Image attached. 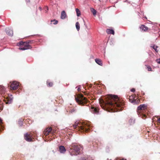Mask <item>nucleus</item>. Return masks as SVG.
<instances>
[{
	"instance_id": "nucleus-23",
	"label": "nucleus",
	"mask_w": 160,
	"mask_h": 160,
	"mask_svg": "<svg viewBox=\"0 0 160 160\" xmlns=\"http://www.w3.org/2000/svg\"><path fill=\"white\" fill-rule=\"evenodd\" d=\"M47 84L49 87H52L53 85V83L52 82H47Z\"/></svg>"
},
{
	"instance_id": "nucleus-29",
	"label": "nucleus",
	"mask_w": 160,
	"mask_h": 160,
	"mask_svg": "<svg viewBox=\"0 0 160 160\" xmlns=\"http://www.w3.org/2000/svg\"><path fill=\"white\" fill-rule=\"evenodd\" d=\"M156 61L158 63L160 64V58L159 59H157Z\"/></svg>"
},
{
	"instance_id": "nucleus-16",
	"label": "nucleus",
	"mask_w": 160,
	"mask_h": 160,
	"mask_svg": "<svg viewBox=\"0 0 160 160\" xmlns=\"http://www.w3.org/2000/svg\"><path fill=\"white\" fill-rule=\"evenodd\" d=\"M66 17V14L64 11H62L61 12V18L62 19H64Z\"/></svg>"
},
{
	"instance_id": "nucleus-9",
	"label": "nucleus",
	"mask_w": 160,
	"mask_h": 160,
	"mask_svg": "<svg viewBox=\"0 0 160 160\" xmlns=\"http://www.w3.org/2000/svg\"><path fill=\"white\" fill-rule=\"evenodd\" d=\"M50 133L52 134V128L51 127H48L46 128L43 132V134L46 136H48Z\"/></svg>"
},
{
	"instance_id": "nucleus-13",
	"label": "nucleus",
	"mask_w": 160,
	"mask_h": 160,
	"mask_svg": "<svg viewBox=\"0 0 160 160\" xmlns=\"http://www.w3.org/2000/svg\"><path fill=\"white\" fill-rule=\"evenodd\" d=\"M59 151L61 153H64L66 150L65 147L62 146H60L59 147Z\"/></svg>"
},
{
	"instance_id": "nucleus-20",
	"label": "nucleus",
	"mask_w": 160,
	"mask_h": 160,
	"mask_svg": "<svg viewBox=\"0 0 160 160\" xmlns=\"http://www.w3.org/2000/svg\"><path fill=\"white\" fill-rule=\"evenodd\" d=\"M91 11L92 12L94 15H96L97 12L95 9L93 8H91Z\"/></svg>"
},
{
	"instance_id": "nucleus-21",
	"label": "nucleus",
	"mask_w": 160,
	"mask_h": 160,
	"mask_svg": "<svg viewBox=\"0 0 160 160\" xmlns=\"http://www.w3.org/2000/svg\"><path fill=\"white\" fill-rule=\"evenodd\" d=\"M76 12L77 16H79L81 15V13L79 9L78 8H76Z\"/></svg>"
},
{
	"instance_id": "nucleus-14",
	"label": "nucleus",
	"mask_w": 160,
	"mask_h": 160,
	"mask_svg": "<svg viewBox=\"0 0 160 160\" xmlns=\"http://www.w3.org/2000/svg\"><path fill=\"white\" fill-rule=\"evenodd\" d=\"M140 28L142 31L145 32L148 31V28L144 25H141L140 27Z\"/></svg>"
},
{
	"instance_id": "nucleus-10",
	"label": "nucleus",
	"mask_w": 160,
	"mask_h": 160,
	"mask_svg": "<svg viewBox=\"0 0 160 160\" xmlns=\"http://www.w3.org/2000/svg\"><path fill=\"white\" fill-rule=\"evenodd\" d=\"M99 108L97 107L92 106L91 108V112L93 113L98 114L99 112Z\"/></svg>"
},
{
	"instance_id": "nucleus-24",
	"label": "nucleus",
	"mask_w": 160,
	"mask_h": 160,
	"mask_svg": "<svg viewBox=\"0 0 160 160\" xmlns=\"http://www.w3.org/2000/svg\"><path fill=\"white\" fill-rule=\"evenodd\" d=\"M51 22H54L53 23V24L55 25L57 24L58 22V21L57 20H56L55 19H54L53 20H51Z\"/></svg>"
},
{
	"instance_id": "nucleus-6",
	"label": "nucleus",
	"mask_w": 160,
	"mask_h": 160,
	"mask_svg": "<svg viewBox=\"0 0 160 160\" xmlns=\"http://www.w3.org/2000/svg\"><path fill=\"white\" fill-rule=\"evenodd\" d=\"M20 45L19 49L21 50H25L28 49H31L32 47L28 44L27 42H21L19 43Z\"/></svg>"
},
{
	"instance_id": "nucleus-30",
	"label": "nucleus",
	"mask_w": 160,
	"mask_h": 160,
	"mask_svg": "<svg viewBox=\"0 0 160 160\" xmlns=\"http://www.w3.org/2000/svg\"><path fill=\"white\" fill-rule=\"evenodd\" d=\"M135 89L134 88H133L131 90V91L133 92H134L135 91Z\"/></svg>"
},
{
	"instance_id": "nucleus-36",
	"label": "nucleus",
	"mask_w": 160,
	"mask_h": 160,
	"mask_svg": "<svg viewBox=\"0 0 160 160\" xmlns=\"http://www.w3.org/2000/svg\"><path fill=\"white\" fill-rule=\"evenodd\" d=\"M47 10L48 9V7H47Z\"/></svg>"
},
{
	"instance_id": "nucleus-1",
	"label": "nucleus",
	"mask_w": 160,
	"mask_h": 160,
	"mask_svg": "<svg viewBox=\"0 0 160 160\" xmlns=\"http://www.w3.org/2000/svg\"><path fill=\"white\" fill-rule=\"evenodd\" d=\"M103 103H100L101 107L105 110L112 112L122 111L124 105V102L120 99L117 96L109 95L106 96L105 100L103 101Z\"/></svg>"
},
{
	"instance_id": "nucleus-11",
	"label": "nucleus",
	"mask_w": 160,
	"mask_h": 160,
	"mask_svg": "<svg viewBox=\"0 0 160 160\" xmlns=\"http://www.w3.org/2000/svg\"><path fill=\"white\" fill-rule=\"evenodd\" d=\"M68 110L69 112L72 113H75L77 111L76 108L72 106L71 105L68 107Z\"/></svg>"
},
{
	"instance_id": "nucleus-8",
	"label": "nucleus",
	"mask_w": 160,
	"mask_h": 160,
	"mask_svg": "<svg viewBox=\"0 0 160 160\" xmlns=\"http://www.w3.org/2000/svg\"><path fill=\"white\" fill-rule=\"evenodd\" d=\"M25 139L28 142H31L33 141V139L32 136V134L31 133H26L24 135Z\"/></svg>"
},
{
	"instance_id": "nucleus-5",
	"label": "nucleus",
	"mask_w": 160,
	"mask_h": 160,
	"mask_svg": "<svg viewBox=\"0 0 160 160\" xmlns=\"http://www.w3.org/2000/svg\"><path fill=\"white\" fill-rule=\"evenodd\" d=\"M146 109V106L145 104H142L140 105L138 107L137 112L138 113V115L140 117L141 116L142 118L144 119L146 118V115L142 113L143 111Z\"/></svg>"
},
{
	"instance_id": "nucleus-17",
	"label": "nucleus",
	"mask_w": 160,
	"mask_h": 160,
	"mask_svg": "<svg viewBox=\"0 0 160 160\" xmlns=\"http://www.w3.org/2000/svg\"><path fill=\"white\" fill-rule=\"evenodd\" d=\"M106 32L108 34H112L113 35L114 34V32L112 29H107L106 30Z\"/></svg>"
},
{
	"instance_id": "nucleus-35",
	"label": "nucleus",
	"mask_w": 160,
	"mask_h": 160,
	"mask_svg": "<svg viewBox=\"0 0 160 160\" xmlns=\"http://www.w3.org/2000/svg\"><path fill=\"white\" fill-rule=\"evenodd\" d=\"M7 103H9V101H8V102H7Z\"/></svg>"
},
{
	"instance_id": "nucleus-12",
	"label": "nucleus",
	"mask_w": 160,
	"mask_h": 160,
	"mask_svg": "<svg viewBox=\"0 0 160 160\" xmlns=\"http://www.w3.org/2000/svg\"><path fill=\"white\" fill-rule=\"evenodd\" d=\"M5 31L7 34L8 35L10 36H12L13 35V32L12 30L8 28L6 29Z\"/></svg>"
},
{
	"instance_id": "nucleus-32",
	"label": "nucleus",
	"mask_w": 160,
	"mask_h": 160,
	"mask_svg": "<svg viewBox=\"0 0 160 160\" xmlns=\"http://www.w3.org/2000/svg\"><path fill=\"white\" fill-rule=\"evenodd\" d=\"M118 160H127L126 159L124 158H122L121 159H118Z\"/></svg>"
},
{
	"instance_id": "nucleus-15",
	"label": "nucleus",
	"mask_w": 160,
	"mask_h": 160,
	"mask_svg": "<svg viewBox=\"0 0 160 160\" xmlns=\"http://www.w3.org/2000/svg\"><path fill=\"white\" fill-rule=\"evenodd\" d=\"M95 61L99 65L101 66L102 65V61L101 59L98 58H96L95 59Z\"/></svg>"
},
{
	"instance_id": "nucleus-7",
	"label": "nucleus",
	"mask_w": 160,
	"mask_h": 160,
	"mask_svg": "<svg viewBox=\"0 0 160 160\" xmlns=\"http://www.w3.org/2000/svg\"><path fill=\"white\" fill-rule=\"evenodd\" d=\"M19 86V83L16 81L10 82L8 84V87L11 90H15L18 88Z\"/></svg>"
},
{
	"instance_id": "nucleus-2",
	"label": "nucleus",
	"mask_w": 160,
	"mask_h": 160,
	"mask_svg": "<svg viewBox=\"0 0 160 160\" xmlns=\"http://www.w3.org/2000/svg\"><path fill=\"white\" fill-rule=\"evenodd\" d=\"M71 127L75 129L76 131H79L80 132H87L90 131L92 128L91 125V122H76L74 125H73Z\"/></svg>"
},
{
	"instance_id": "nucleus-3",
	"label": "nucleus",
	"mask_w": 160,
	"mask_h": 160,
	"mask_svg": "<svg viewBox=\"0 0 160 160\" xmlns=\"http://www.w3.org/2000/svg\"><path fill=\"white\" fill-rule=\"evenodd\" d=\"M76 102L78 104L81 105H85L88 102L87 98L83 97L82 94H78L77 98H75Z\"/></svg>"
},
{
	"instance_id": "nucleus-22",
	"label": "nucleus",
	"mask_w": 160,
	"mask_h": 160,
	"mask_svg": "<svg viewBox=\"0 0 160 160\" xmlns=\"http://www.w3.org/2000/svg\"><path fill=\"white\" fill-rule=\"evenodd\" d=\"M2 120L0 118V131H1V129H3V127L2 125Z\"/></svg>"
},
{
	"instance_id": "nucleus-31",
	"label": "nucleus",
	"mask_w": 160,
	"mask_h": 160,
	"mask_svg": "<svg viewBox=\"0 0 160 160\" xmlns=\"http://www.w3.org/2000/svg\"><path fill=\"white\" fill-rule=\"evenodd\" d=\"M157 121L158 122L160 123V118L158 119Z\"/></svg>"
},
{
	"instance_id": "nucleus-27",
	"label": "nucleus",
	"mask_w": 160,
	"mask_h": 160,
	"mask_svg": "<svg viewBox=\"0 0 160 160\" xmlns=\"http://www.w3.org/2000/svg\"><path fill=\"white\" fill-rule=\"evenodd\" d=\"M3 109V105L2 103H0V112H1Z\"/></svg>"
},
{
	"instance_id": "nucleus-26",
	"label": "nucleus",
	"mask_w": 160,
	"mask_h": 160,
	"mask_svg": "<svg viewBox=\"0 0 160 160\" xmlns=\"http://www.w3.org/2000/svg\"><path fill=\"white\" fill-rule=\"evenodd\" d=\"M155 50L156 52H158V51L157 49V48H158V46H155V45L153 46L152 47Z\"/></svg>"
},
{
	"instance_id": "nucleus-33",
	"label": "nucleus",
	"mask_w": 160,
	"mask_h": 160,
	"mask_svg": "<svg viewBox=\"0 0 160 160\" xmlns=\"http://www.w3.org/2000/svg\"><path fill=\"white\" fill-rule=\"evenodd\" d=\"M77 89L78 91L79 92L81 90V89L80 88H78Z\"/></svg>"
},
{
	"instance_id": "nucleus-18",
	"label": "nucleus",
	"mask_w": 160,
	"mask_h": 160,
	"mask_svg": "<svg viewBox=\"0 0 160 160\" xmlns=\"http://www.w3.org/2000/svg\"><path fill=\"white\" fill-rule=\"evenodd\" d=\"M135 122V120L132 119H130L129 120V123L130 125H132Z\"/></svg>"
},
{
	"instance_id": "nucleus-28",
	"label": "nucleus",
	"mask_w": 160,
	"mask_h": 160,
	"mask_svg": "<svg viewBox=\"0 0 160 160\" xmlns=\"http://www.w3.org/2000/svg\"><path fill=\"white\" fill-rule=\"evenodd\" d=\"M148 71H151L152 70V68L150 66H148Z\"/></svg>"
},
{
	"instance_id": "nucleus-4",
	"label": "nucleus",
	"mask_w": 160,
	"mask_h": 160,
	"mask_svg": "<svg viewBox=\"0 0 160 160\" xmlns=\"http://www.w3.org/2000/svg\"><path fill=\"white\" fill-rule=\"evenodd\" d=\"M81 147L80 146L72 145L70 148L69 152L72 156L77 155L80 152Z\"/></svg>"
},
{
	"instance_id": "nucleus-19",
	"label": "nucleus",
	"mask_w": 160,
	"mask_h": 160,
	"mask_svg": "<svg viewBox=\"0 0 160 160\" xmlns=\"http://www.w3.org/2000/svg\"><path fill=\"white\" fill-rule=\"evenodd\" d=\"M76 27L77 30L78 31L80 29V24L78 22H77L76 23Z\"/></svg>"
},
{
	"instance_id": "nucleus-34",
	"label": "nucleus",
	"mask_w": 160,
	"mask_h": 160,
	"mask_svg": "<svg viewBox=\"0 0 160 160\" xmlns=\"http://www.w3.org/2000/svg\"><path fill=\"white\" fill-rule=\"evenodd\" d=\"M39 8L40 10H42V8L41 7H39Z\"/></svg>"
},
{
	"instance_id": "nucleus-25",
	"label": "nucleus",
	"mask_w": 160,
	"mask_h": 160,
	"mask_svg": "<svg viewBox=\"0 0 160 160\" xmlns=\"http://www.w3.org/2000/svg\"><path fill=\"white\" fill-rule=\"evenodd\" d=\"M28 44H32L34 42V41L33 40H28L27 41Z\"/></svg>"
}]
</instances>
